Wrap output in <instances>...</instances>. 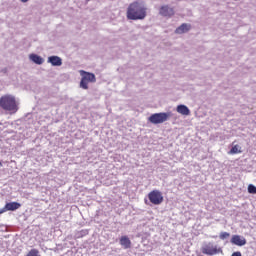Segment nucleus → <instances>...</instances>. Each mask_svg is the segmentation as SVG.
<instances>
[{"instance_id": "f257e3e1", "label": "nucleus", "mask_w": 256, "mask_h": 256, "mask_svg": "<svg viewBox=\"0 0 256 256\" xmlns=\"http://www.w3.org/2000/svg\"><path fill=\"white\" fill-rule=\"evenodd\" d=\"M127 19L141 21L147 17V8L139 1L132 2L126 12Z\"/></svg>"}, {"instance_id": "f03ea898", "label": "nucleus", "mask_w": 256, "mask_h": 256, "mask_svg": "<svg viewBox=\"0 0 256 256\" xmlns=\"http://www.w3.org/2000/svg\"><path fill=\"white\" fill-rule=\"evenodd\" d=\"M0 107L4 111H8L10 115H14V113H17V111H19V105L17 104V100H15V97L11 95H5L0 98Z\"/></svg>"}, {"instance_id": "7ed1b4c3", "label": "nucleus", "mask_w": 256, "mask_h": 256, "mask_svg": "<svg viewBox=\"0 0 256 256\" xmlns=\"http://www.w3.org/2000/svg\"><path fill=\"white\" fill-rule=\"evenodd\" d=\"M201 253L209 256L219 255L223 254V248L214 242H208L201 247Z\"/></svg>"}, {"instance_id": "20e7f679", "label": "nucleus", "mask_w": 256, "mask_h": 256, "mask_svg": "<svg viewBox=\"0 0 256 256\" xmlns=\"http://www.w3.org/2000/svg\"><path fill=\"white\" fill-rule=\"evenodd\" d=\"M80 75H81V81H80V88L81 89H89V83H96L97 82V78L95 77V74L91 73V72H87L85 70H80L79 71Z\"/></svg>"}, {"instance_id": "39448f33", "label": "nucleus", "mask_w": 256, "mask_h": 256, "mask_svg": "<svg viewBox=\"0 0 256 256\" xmlns=\"http://www.w3.org/2000/svg\"><path fill=\"white\" fill-rule=\"evenodd\" d=\"M148 199L152 205H161L163 203V193L157 189L152 190L148 193Z\"/></svg>"}, {"instance_id": "423d86ee", "label": "nucleus", "mask_w": 256, "mask_h": 256, "mask_svg": "<svg viewBox=\"0 0 256 256\" xmlns=\"http://www.w3.org/2000/svg\"><path fill=\"white\" fill-rule=\"evenodd\" d=\"M170 116L171 115L169 113L165 112L155 113L149 117V121L154 125H159L161 123H165V121H167V119H169Z\"/></svg>"}, {"instance_id": "0eeeda50", "label": "nucleus", "mask_w": 256, "mask_h": 256, "mask_svg": "<svg viewBox=\"0 0 256 256\" xmlns=\"http://www.w3.org/2000/svg\"><path fill=\"white\" fill-rule=\"evenodd\" d=\"M230 243H232V245H237L238 247H243V245H247V240L243 236L233 235Z\"/></svg>"}, {"instance_id": "6e6552de", "label": "nucleus", "mask_w": 256, "mask_h": 256, "mask_svg": "<svg viewBox=\"0 0 256 256\" xmlns=\"http://www.w3.org/2000/svg\"><path fill=\"white\" fill-rule=\"evenodd\" d=\"M159 14L162 15V17H173L175 15V10L168 5H164L161 6Z\"/></svg>"}, {"instance_id": "1a4fd4ad", "label": "nucleus", "mask_w": 256, "mask_h": 256, "mask_svg": "<svg viewBox=\"0 0 256 256\" xmlns=\"http://www.w3.org/2000/svg\"><path fill=\"white\" fill-rule=\"evenodd\" d=\"M48 63H51L53 67H61L63 65V60L59 56L48 57Z\"/></svg>"}, {"instance_id": "9d476101", "label": "nucleus", "mask_w": 256, "mask_h": 256, "mask_svg": "<svg viewBox=\"0 0 256 256\" xmlns=\"http://www.w3.org/2000/svg\"><path fill=\"white\" fill-rule=\"evenodd\" d=\"M191 30V24L183 23L176 30L175 33L178 35H183V33H187V31Z\"/></svg>"}, {"instance_id": "9b49d317", "label": "nucleus", "mask_w": 256, "mask_h": 256, "mask_svg": "<svg viewBox=\"0 0 256 256\" xmlns=\"http://www.w3.org/2000/svg\"><path fill=\"white\" fill-rule=\"evenodd\" d=\"M120 245L123 247V249H131V240L128 236H121Z\"/></svg>"}, {"instance_id": "f8f14e48", "label": "nucleus", "mask_w": 256, "mask_h": 256, "mask_svg": "<svg viewBox=\"0 0 256 256\" xmlns=\"http://www.w3.org/2000/svg\"><path fill=\"white\" fill-rule=\"evenodd\" d=\"M21 207V204L18 202H9L5 204L6 211H17Z\"/></svg>"}, {"instance_id": "ddd939ff", "label": "nucleus", "mask_w": 256, "mask_h": 256, "mask_svg": "<svg viewBox=\"0 0 256 256\" xmlns=\"http://www.w3.org/2000/svg\"><path fill=\"white\" fill-rule=\"evenodd\" d=\"M176 111L177 113H180V115H191V110L183 104L178 105Z\"/></svg>"}, {"instance_id": "4468645a", "label": "nucleus", "mask_w": 256, "mask_h": 256, "mask_svg": "<svg viewBox=\"0 0 256 256\" xmlns=\"http://www.w3.org/2000/svg\"><path fill=\"white\" fill-rule=\"evenodd\" d=\"M30 60L33 61V63H36V65H43V59L41 56L37 54H30Z\"/></svg>"}, {"instance_id": "2eb2a0df", "label": "nucleus", "mask_w": 256, "mask_h": 256, "mask_svg": "<svg viewBox=\"0 0 256 256\" xmlns=\"http://www.w3.org/2000/svg\"><path fill=\"white\" fill-rule=\"evenodd\" d=\"M243 151H241V146L239 145H234L231 150L229 151L230 155H237L238 153H242Z\"/></svg>"}, {"instance_id": "dca6fc26", "label": "nucleus", "mask_w": 256, "mask_h": 256, "mask_svg": "<svg viewBox=\"0 0 256 256\" xmlns=\"http://www.w3.org/2000/svg\"><path fill=\"white\" fill-rule=\"evenodd\" d=\"M231 237V234L229 232H221L219 235V238L222 241H225V239H229Z\"/></svg>"}, {"instance_id": "f3484780", "label": "nucleus", "mask_w": 256, "mask_h": 256, "mask_svg": "<svg viewBox=\"0 0 256 256\" xmlns=\"http://www.w3.org/2000/svg\"><path fill=\"white\" fill-rule=\"evenodd\" d=\"M248 193L256 195V187L253 184L248 185Z\"/></svg>"}, {"instance_id": "a211bd4d", "label": "nucleus", "mask_w": 256, "mask_h": 256, "mask_svg": "<svg viewBox=\"0 0 256 256\" xmlns=\"http://www.w3.org/2000/svg\"><path fill=\"white\" fill-rule=\"evenodd\" d=\"M231 256H243L242 254H241V252H234V253H232V255Z\"/></svg>"}, {"instance_id": "6ab92c4d", "label": "nucleus", "mask_w": 256, "mask_h": 256, "mask_svg": "<svg viewBox=\"0 0 256 256\" xmlns=\"http://www.w3.org/2000/svg\"><path fill=\"white\" fill-rule=\"evenodd\" d=\"M5 211H7V209L4 206V208L0 209V215H3V213H5Z\"/></svg>"}, {"instance_id": "aec40b11", "label": "nucleus", "mask_w": 256, "mask_h": 256, "mask_svg": "<svg viewBox=\"0 0 256 256\" xmlns=\"http://www.w3.org/2000/svg\"><path fill=\"white\" fill-rule=\"evenodd\" d=\"M21 3H27L29 0H20Z\"/></svg>"}, {"instance_id": "412c9836", "label": "nucleus", "mask_w": 256, "mask_h": 256, "mask_svg": "<svg viewBox=\"0 0 256 256\" xmlns=\"http://www.w3.org/2000/svg\"><path fill=\"white\" fill-rule=\"evenodd\" d=\"M1 165H2V164L0 163V167H1Z\"/></svg>"}, {"instance_id": "4be33fe9", "label": "nucleus", "mask_w": 256, "mask_h": 256, "mask_svg": "<svg viewBox=\"0 0 256 256\" xmlns=\"http://www.w3.org/2000/svg\"><path fill=\"white\" fill-rule=\"evenodd\" d=\"M86 1H89V0H86Z\"/></svg>"}]
</instances>
